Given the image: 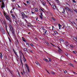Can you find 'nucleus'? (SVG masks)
<instances>
[{
    "label": "nucleus",
    "instance_id": "1",
    "mask_svg": "<svg viewBox=\"0 0 77 77\" xmlns=\"http://www.w3.org/2000/svg\"><path fill=\"white\" fill-rule=\"evenodd\" d=\"M9 27L12 33L14 34V28H13V25H12V24L11 23H10L9 25Z\"/></svg>",
    "mask_w": 77,
    "mask_h": 77
},
{
    "label": "nucleus",
    "instance_id": "2",
    "mask_svg": "<svg viewBox=\"0 0 77 77\" xmlns=\"http://www.w3.org/2000/svg\"><path fill=\"white\" fill-rule=\"evenodd\" d=\"M4 16L5 17L6 19L8 20L9 21L11 22V21H12V20H11V18H10L9 16L7 15L5 13H4Z\"/></svg>",
    "mask_w": 77,
    "mask_h": 77
},
{
    "label": "nucleus",
    "instance_id": "3",
    "mask_svg": "<svg viewBox=\"0 0 77 77\" xmlns=\"http://www.w3.org/2000/svg\"><path fill=\"white\" fill-rule=\"evenodd\" d=\"M0 20L3 24H6V21H5V19L0 17Z\"/></svg>",
    "mask_w": 77,
    "mask_h": 77
},
{
    "label": "nucleus",
    "instance_id": "4",
    "mask_svg": "<svg viewBox=\"0 0 77 77\" xmlns=\"http://www.w3.org/2000/svg\"><path fill=\"white\" fill-rule=\"evenodd\" d=\"M25 66L27 68L28 72H30V70L29 69V66H28V65H27V64H26Z\"/></svg>",
    "mask_w": 77,
    "mask_h": 77
},
{
    "label": "nucleus",
    "instance_id": "5",
    "mask_svg": "<svg viewBox=\"0 0 77 77\" xmlns=\"http://www.w3.org/2000/svg\"><path fill=\"white\" fill-rule=\"evenodd\" d=\"M4 7H5V4L4 3V2H2V6L1 8L3 9V8H4Z\"/></svg>",
    "mask_w": 77,
    "mask_h": 77
},
{
    "label": "nucleus",
    "instance_id": "6",
    "mask_svg": "<svg viewBox=\"0 0 77 77\" xmlns=\"http://www.w3.org/2000/svg\"><path fill=\"white\" fill-rule=\"evenodd\" d=\"M41 3L42 4V5H44V6L45 5V4H46V2H45V1H42L41 2Z\"/></svg>",
    "mask_w": 77,
    "mask_h": 77
},
{
    "label": "nucleus",
    "instance_id": "7",
    "mask_svg": "<svg viewBox=\"0 0 77 77\" xmlns=\"http://www.w3.org/2000/svg\"><path fill=\"white\" fill-rule=\"evenodd\" d=\"M22 56H23V57H24V54H23V53H22V54H20V59H21V58L22 59Z\"/></svg>",
    "mask_w": 77,
    "mask_h": 77
},
{
    "label": "nucleus",
    "instance_id": "8",
    "mask_svg": "<svg viewBox=\"0 0 77 77\" xmlns=\"http://www.w3.org/2000/svg\"><path fill=\"white\" fill-rule=\"evenodd\" d=\"M21 15L23 18H24V16H26V14H24V12H22L21 13Z\"/></svg>",
    "mask_w": 77,
    "mask_h": 77
},
{
    "label": "nucleus",
    "instance_id": "9",
    "mask_svg": "<svg viewBox=\"0 0 77 77\" xmlns=\"http://www.w3.org/2000/svg\"><path fill=\"white\" fill-rule=\"evenodd\" d=\"M58 51L59 53H62V50L60 49V48H59V49L58 50Z\"/></svg>",
    "mask_w": 77,
    "mask_h": 77
},
{
    "label": "nucleus",
    "instance_id": "10",
    "mask_svg": "<svg viewBox=\"0 0 77 77\" xmlns=\"http://www.w3.org/2000/svg\"><path fill=\"white\" fill-rule=\"evenodd\" d=\"M42 29H43V30H44L43 32H44L45 34H46V33H47V30L44 29V27H42Z\"/></svg>",
    "mask_w": 77,
    "mask_h": 77
},
{
    "label": "nucleus",
    "instance_id": "11",
    "mask_svg": "<svg viewBox=\"0 0 77 77\" xmlns=\"http://www.w3.org/2000/svg\"><path fill=\"white\" fill-rule=\"evenodd\" d=\"M52 7L54 9H56V5H53L52 6Z\"/></svg>",
    "mask_w": 77,
    "mask_h": 77
},
{
    "label": "nucleus",
    "instance_id": "12",
    "mask_svg": "<svg viewBox=\"0 0 77 77\" xmlns=\"http://www.w3.org/2000/svg\"><path fill=\"white\" fill-rule=\"evenodd\" d=\"M35 63H36V64H37V65H39V66H41V65H40V64H39V63H38V61L35 62Z\"/></svg>",
    "mask_w": 77,
    "mask_h": 77
},
{
    "label": "nucleus",
    "instance_id": "13",
    "mask_svg": "<svg viewBox=\"0 0 77 77\" xmlns=\"http://www.w3.org/2000/svg\"><path fill=\"white\" fill-rule=\"evenodd\" d=\"M2 33H3V34H5V30L4 29H3L2 30Z\"/></svg>",
    "mask_w": 77,
    "mask_h": 77
},
{
    "label": "nucleus",
    "instance_id": "14",
    "mask_svg": "<svg viewBox=\"0 0 77 77\" xmlns=\"http://www.w3.org/2000/svg\"><path fill=\"white\" fill-rule=\"evenodd\" d=\"M11 15H12L13 19H15V15H14L12 14Z\"/></svg>",
    "mask_w": 77,
    "mask_h": 77
},
{
    "label": "nucleus",
    "instance_id": "15",
    "mask_svg": "<svg viewBox=\"0 0 77 77\" xmlns=\"http://www.w3.org/2000/svg\"><path fill=\"white\" fill-rule=\"evenodd\" d=\"M44 60H45V61H46V62H49V61H48V59H46L45 58H44Z\"/></svg>",
    "mask_w": 77,
    "mask_h": 77
},
{
    "label": "nucleus",
    "instance_id": "16",
    "mask_svg": "<svg viewBox=\"0 0 77 77\" xmlns=\"http://www.w3.org/2000/svg\"><path fill=\"white\" fill-rule=\"evenodd\" d=\"M8 70L9 71H10V72H11V71H10V70H9V68L8 67H7V68L5 69L6 71H8Z\"/></svg>",
    "mask_w": 77,
    "mask_h": 77
},
{
    "label": "nucleus",
    "instance_id": "17",
    "mask_svg": "<svg viewBox=\"0 0 77 77\" xmlns=\"http://www.w3.org/2000/svg\"><path fill=\"white\" fill-rule=\"evenodd\" d=\"M73 39L75 41H76L77 42V37H74Z\"/></svg>",
    "mask_w": 77,
    "mask_h": 77
},
{
    "label": "nucleus",
    "instance_id": "18",
    "mask_svg": "<svg viewBox=\"0 0 77 77\" xmlns=\"http://www.w3.org/2000/svg\"><path fill=\"white\" fill-rule=\"evenodd\" d=\"M23 61L24 62H26V58H25V57H24V56H23Z\"/></svg>",
    "mask_w": 77,
    "mask_h": 77
},
{
    "label": "nucleus",
    "instance_id": "19",
    "mask_svg": "<svg viewBox=\"0 0 77 77\" xmlns=\"http://www.w3.org/2000/svg\"><path fill=\"white\" fill-rule=\"evenodd\" d=\"M65 9H67V10L68 11H70V9H69V8H65Z\"/></svg>",
    "mask_w": 77,
    "mask_h": 77
},
{
    "label": "nucleus",
    "instance_id": "20",
    "mask_svg": "<svg viewBox=\"0 0 77 77\" xmlns=\"http://www.w3.org/2000/svg\"><path fill=\"white\" fill-rule=\"evenodd\" d=\"M35 12H38V8H36L35 9Z\"/></svg>",
    "mask_w": 77,
    "mask_h": 77
},
{
    "label": "nucleus",
    "instance_id": "21",
    "mask_svg": "<svg viewBox=\"0 0 77 77\" xmlns=\"http://www.w3.org/2000/svg\"><path fill=\"white\" fill-rule=\"evenodd\" d=\"M58 26L59 27V29H60V27L61 26V25H60V24H59V23H58Z\"/></svg>",
    "mask_w": 77,
    "mask_h": 77
},
{
    "label": "nucleus",
    "instance_id": "22",
    "mask_svg": "<svg viewBox=\"0 0 77 77\" xmlns=\"http://www.w3.org/2000/svg\"><path fill=\"white\" fill-rule=\"evenodd\" d=\"M69 65H70L71 66H72L73 67H74V66H73V64H72L71 63H69Z\"/></svg>",
    "mask_w": 77,
    "mask_h": 77
},
{
    "label": "nucleus",
    "instance_id": "23",
    "mask_svg": "<svg viewBox=\"0 0 77 77\" xmlns=\"http://www.w3.org/2000/svg\"><path fill=\"white\" fill-rule=\"evenodd\" d=\"M22 39H23V41H24V42H26V40H25V38H24L23 37H22Z\"/></svg>",
    "mask_w": 77,
    "mask_h": 77
},
{
    "label": "nucleus",
    "instance_id": "24",
    "mask_svg": "<svg viewBox=\"0 0 77 77\" xmlns=\"http://www.w3.org/2000/svg\"><path fill=\"white\" fill-rule=\"evenodd\" d=\"M23 50L25 51H27V48H23Z\"/></svg>",
    "mask_w": 77,
    "mask_h": 77
},
{
    "label": "nucleus",
    "instance_id": "25",
    "mask_svg": "<svg viewBox=\"0 0 77 77\" xmlns=\"http://www.w3.org/2000/svg\"><path fill=\"white\" fill-rule=\"evenodd\" d=\"M0 57L1 59H2V57H3V55L2 54H1Z\"/></svg>",
    "mask_w": 77,
    "mask_h": 77
},
{
    "label": "nucleus",
    "instance_id": "26",
    "mask_svg": "<svg viewBox=\"0 0 77 77\" xmlns=\"http://www.w3.org/2000/svg\"><path fill=\"white\" fill-rule=\"evenodd\" d=\"M40 12H41L40 13L41 14V15H40V16H43V15H42V13L41 12V11H40Z\"/></svg>",
    "mask_w": 77,
    "mask_h": 77
},
{
    "label": "nucleus",
    "instance_id": "27",
    "mask_svg": "<svg viewBox=\"0 0 77 77\" xmlns=\"http://www.w3.org/2000/svg\"><path fill=\"white\" fill-rule=\"evenodd\" d=\"M73 52L75 54H76V53H77V51H73Z\"/></svg>",
    "mask_w": 77,
    "mask_h": 77
},
{
    "label": "nucleus",
    "instance_id": "28",
    "mask_svg": "<svg viewBox=\"0 0 77 77\" xmlns=\"http://www.w3.org/2000/svg\"><path fill=\"white\" fill-rule=\"evenodd\" d=\"M40 17L41 20H42V16H40Z\"/></svg>",
    "mask_w": 77,
    "mask_h": 77
},
{
    "label": "nucleus",
    "instance_id": "29",
    "mask_svg": "<svg viewBox=\"0 0 77 77\" xmlns=\"http://www.w3.org/2000/svg\"><path fill=\"white\" fill-rule=\"evenodd\" d=\"M73 24H75H75H76V23H75V22H73Z\"/></svg>",
    "mask_w": 77,
    "mask_h": 77
},
{
    "label": "nucleus",
    "instance_id": "30",
    "mask_svg": "<svg viewBox=\"0 0 77 77\" xmlns=\"http://www.w3.org/2000/svg\"><path fill=\"white\" fill-rule=\"evenodd\" d=\"M49 60L50 62H51V59L50 58H49Z\"/></svg>",
    "mask_w": 77,
    "mask_h": 77
},
{
    "label": "nucleus",
    "instance_id": "31",
    "mask_svg": "<svg viewBox=\"0 0 77 77\" xmlns=\"http://www.w3.org/2000/svg\"><path fill=\"white\" fill-rule=\"evenodd\" d=\"M63 11L64 12H62V13H63H63H64V12H65V9H64V8H63Z\"/></svg>",
    "mask_w": 77,
    "mask_h": 77
},
{
    "label": "nucleus",
    "instance_id": "32",
    "mask_svg": "<svg viewBox=\"0 0 77 77\" xmlns=\"http://www.w3.org/2000/svg\"><path fill=\"white\" fill-rule=\"evenodd\" d=\"M26 3L27 4H29V3H30V2L29 1L26 2Z\"/></svg>",
    "mask_w": 77,
    "mask_h": 77
},
{
    "label": "nucleus",
    "instance_id": "33",
    "mask_svg": "<svg viewBox=\"0 0 77 77\" xmlns=\"http://www.w3.org/2000/svg\"><path fill=\"white\" fill-rule=\"evenodd\" d=\"M51 74H55L54 72H51Z\"/></svg>",
    "mask_w": 77,
    "mask_h": 77
},
{
    "label": "nucleus",
    "instance_id": "34",
    "mask_svg": "<svg viewBox=\"0 0 77 77\" xmlns=\"http://www.w3.org/2000/svg\"><path fill=\"white\" fill-rule=\"evenodd\" d=\"M52 20H54V21L55 20V19H54V17H52Z\"/></svg>",
    "mask_w": 77,
    "mask_h": 77
},
{
    "label": "nucleus",
    "instance_id": "35",
    "mask_svg": "<svg viewBox=\"0 0 77 77\" xmlns=\"http://www.w3.org/2000/svg\"><path fill=\"white\" fill-rule=\"evenodd\" d=\"M8 39H9V41L10 42H11V39H10V38H9V37H8Z\"/></svg>",
    "mask_w": 77,
    "mask_h": 77
},
{
    "label": "nucleus",
    "instance_id": "36",
    "mask_svg": "<svg viewBox=\"0 0 77 77\" xmlns=\"http://www.w3.org/2000/svg\"><path fill=\"white\" fill-rule=\"evenodd\" d=\"M74 11H75V12L76 13H77V10L75 9L74 10Z\"/></svg>",
    "mask_w": 77,
    "mask_h": 77
},
{
    "label": "nucleus",
    "instance_id": "37",
    "mask_svg": "<svg viewBox=\"0 0 77 77\" xmlns=\"http://www.w3.org/2000/svg\"><path fill=\"white\" fill-rule=\"evenodd\" d=\"M65 54L66 56H68V54L67 53H66Z\"/></svg>",
    "mask_w": 77,
    "mask_h": 77
},
{
    "label": "nucleus",
    "instance_id": "38",
    "mask_svg": "<svg viewBox=\"0 0 77 77\" xmlns=\"http://www.w3.org/2000/svg\"><path fill=\"white\" fill-rule=\"evenodd\" d=\"M56 1L58 2V3H59V0H56Z\"/></svg>",
    "mask_w": 77,
    "mask_h": 77
},
{
    "label": "nucleus",
    "instance_id": "39",
    "mask_svg": "<svg viewBox=\"0 0 77 77\" xmlns=\"http://www.w3.org/2000/svg\"><path fill=\"white\" fill-rule=\"evenodd\" d=\"M46 71H47V72H48V74H50V73L49 72H48V71H47V69H46Z\"/></svg>",
    "mask_w": 77,
    "mask_h": 77
},
{
    "label": "nucleus",
    "instance_id": "40",
    "mask_svg": "<svg viewBox=\"0 0 77 77\" xmlns=\"http://www.w3.org/2000/svg\"><path fill=\"white\" fill-rule=\"evenodd\" d=\"M63 57L61 56V59H63Z\"/></svg>",
    "mask_w": 77,
    "mask_h": 77
},
{
    "label": "nucleus",
    "instance_id": "41",
    "mask_svg": "<svg viewBox=\"0 0 77 77\" xmlns=\"http://www.w3.org/2000/svg\"><path fill=\"white\" fill-rule=\"evenodd\" d=\"M46 43L48 45H49V43H48V42H46Z\"/></svg>",
    "mask_w": 77,
    "mask_h": 77
},
{
    "label": "nucleus",
    "instance_id": "42",
    "mask_svg": "<svg viewBox=\"0 0 77 77\" xmlns=\"http://www.w3.org/2000/svg\"><path fill=\"white\" fill-rule=\"evenodd\" d=\"M73 2H74V3H75L76 2L75 0H73Z\"/></svg>",
    "mask_w": 77,
    "mask_h": 77
},
{
    "label": "nucleus",
    "instance_id": "43",
    "mask_svg": "<svg viewBox=\"0 0 77 77\" xmlns=\"http://www.w3.org/2000/svg\"><path fill=\"white\" fill-rule=\"evenodd\" d=\"M24 17H26V18H28L27 16H26V15H25V16H24Z\"/></svg>",
    "mask_w": 77,
    "mask_h": 77
},
{
    "label": "nucleus",
    "instance_id": "44",
    "mask_svg": "<svg viewBox=\"0 0 77 77\" xmlns=\"http://www.w3.org/2000/svg\"><path fill=\"white\" fill-rule=\"evenodd\" d=\"M70 12H72V10L71 9H70V11H69Z\"/></svg>",
    "mask_w": 77,
    "mask_h": 77
},
{
    "label": "nucleus",
    "instance_id": "45",
    "mask_svg": "<svg viewBox=\"0 0 77 77\" xmlns=\"http://www.w3.org/2000/svg\"><path fill=\"white\" fill-rule=\"evenodd\" d=\"M64 73H66V72H67V71L66 70L64 71Z\"/></svg>",
    "mask_w": 77,
    "mask_h": 77
},
{
    "label": "nucleus",
    "instance_id": "46",
    "mask_svg": "<svg viewBox=\"0 0 77 77\" xmlns=\"http://www.w3.org/2000/svg\"><path fill=\"white\" fill-rule=\"evenodd\" d=\"M54 32H55V34H57V32L56 31H54Z\"/></svg>",
    "mask_w": 77,
    "mask_h": 77
},
{
    "label": "nucleus",
    "instance_id": "47",
    "mask_svg": "<svg viewBox=\"0 0 77 77\" xmlns=\"http://www.w3.org/2000/svg\"><path fill=\"white\" fill-rule=\"evenodd\" d=\"M21 74L22 75H24V74H23V72H21Z\"/></svg>",
    "mask_w": 77,
    "mask_h": 77
},
{
    "label": "nucleus",
    "instance_id": "48",
    "mask_svg": "<svg viewBox=\"0 0 77 77\" xmlns=\"http://www.w3.org/2000/svg\"><path fill=\"white\" fill-rule=\"evenodd\" d=\"M71 47L72 48L73 47V46L72 45H70Z\"/></svg>",
    "mask_w": 77,
    "mask_h": 77
},
{
    "label": "nucleus",
    "instance_id": "49",
    "mask_svg": "<svg viewBox=\"0 0 77 77\" xmlns=\"http://www.w3.org/2000/svg\"><path fill=\"white\" fill-rule=\"evenodd\" d=\"M31 46H32V47H33V44H31Z\"/></svg>",
    "mask_w": 77,
    "mask_h": 77
},
{
    "label": "nucleus",
    "instance_id": "50",
    "mask_svg": "<svg viewBox=\"0 0 77 77\" xmlns=\"http://www.w3.org/2000/svg\"><path fill=\"white\" fill-rule=\"evenodd\" d=\"M52 30H53V29L54 28V26H52Z\"/></svg>",
    "mask_w": 77,
    "mask_h": 77
},
{
    "label": "nucleus",
    "instance_id": "51",
    "mask_svg": "<svg viewBox=\"0 0 77 77\" xmlns=\"http://www.w3.org/2000/svg\"><path fill=\"white\" fill-rule=\"evenodd\" d=\"M12 11L11 10V11H10V13H11V14H12Z\"/></svg>",
    "mask_w": 77,
    "mask_h": 77
},
{
    "label": "nucleus",
    "instance_id": "52",
    "mask_svg": "<svg viewBox=\"0 0 77 77\" xmlns=\"http://www.w3.org/2000/svg\"><path fill=\"white\" fill-rule=\"evenodd\" d=\"M17 6H18V8H20V6H19V5L17 4Z\"/></svg>",
    "mask_w": 77,
    "mask_h": 77
},
{
    "label": "nucleus",
    "instance_id": "53",
    "mask_svg": "<svg viewBox=\"0 0 77 77\" xmlns=\"http://www.w3.org/2000/svg\"><path fill=\"white\" fill-rule=\"evenodd\" d=\"M20 60L22 64H23V62H22V61L21 60V59H20Z\"/></svg>",
    "mask_w": 77,
    "mask_h": 77
},
{
    "label": "nucleus",
    "instance_id": "54",
    "mask_svg": "<svg viewBox=\"0 0 77 77\" xmlns=\"http://www.w3.org/2000/svg\"><path fill=\"white\" fill-rule=\"evenodd\" d=\"M7 27H8L7 26H5V28L6 30H7Z\"/></svg>",
    "mask_w": 77,
    "mask_h": 77
},
{
    "label": "nucleus",
    "instance_id": "55",
    "mask_svg": "<svg viewBox=\"0 0 77 77\" xmlns=\"http://www.w3.org/2000/svg\"><path fill=\"white\" fill-rule=\"evenodd\" d=\"M31 12V13H32V14H34V12H33V11H32Z\"/></svg>",
    "mask_w": 77,
    "mask_h": 77
},
{
    "label": "nucleus",
    "instance_id": "56",
    "mask_svg": "<svg viewBox=\"0 0 77 77\" xmlns=\"http://www.w3.org/2000/svg\"><path fill=\"white\" fill-rule=\"evenodd\" d=\"M50 44L51 45H53V46H54V45L53 44L51 43H50Z\"/></svg>",
    "mask_w": 77,
    "mask_h": 77
},
{
    "label": "nucleus",
    "instance_id": "57",
    "mask_svg": "<svg viewBox=\"0 0 77 77\" xmlns=\"http://www.w3.org/2000/svg\"><path fill=\"white\" fill-rule=\"evenodd\" d=\"M16 56H17V57H18V55H17V54H16Z\"/></svg>",
    "mask_w": 77,
    "mask_h": 77
},
{
    "label": "nucleus",
    "instance_id": "58",
    "mask_svg": "<svg viewBox=\"0 0 77 77\" xmlns=\"http://www.w3.org/2000/svg\"><path fill=\"white\" fill-rule=\"evenodd\" d=\"M16 56H17V57H18V55H17V54H16Z\"/></svg>",
    "mask_w": 77,
    "mask_h": 77
},
{
    "label": "nucleus",
    "instance_id": "59",
    "mask_svg": "<svg viewBox=\"0 0 77 77\" xmlns=\"http://www.w3.org/2000/svg\"><path fill=\"white\" fill-rule=\"evenodd\" d=\"M30 52H31V53H33V51H30Z\"/></svg>",
    "mask_w": 77,
    "mask_h": 77
},
{
    "label": "nucleus",
    "instance_id": "60",
    "mask_svg": "<svg viewBox=\"0 0 77 77\" xmlns=\"http://www.w3.org/2000/svg\"><path fill=\"white\" fill-rule=\"evenodd\" d=\"M20 53H21V54H22V52L21 51H20Z\"/></svg>",
    "mask_w": 77,
    "mask_h": 77
},
{
    "label": "nucleus",
    "instance_id": "61",
    "mask_svg": "<svg viewBox=\"0 0 77 77\" xmlns=\"http://www.w3.org/2000/svg\"><path fill=\"white\" fill-rule=\"evenodd\" d=\"M14 52L15 54H17V53H16V52H15V51Z\"/></svg>",
    "mask_w": 77,
    "mask_h": 77
},
{
    "label": "nucleus",
    "instance_id": "62",
    "mask_svg": "<svg viewBox=\"0 0 77 77\" xmlns=\"http://www.w3.org/2000/svg\"><path fill=\"white\" fill-rule=\"evenodd\" d=\"M70 23H71V24H73V23L72 22L70 21Z\"/></svg>",
    "mask_w": 77,
    "mask_h": 77
},
{
    "label": "nucleus",
    "instance_id": "63",
    "mask_svg": "<svg viewBox=\"0 0 77 77\" xmlns=\"http://www.w3.org/2000/svg\"><path fill=\"white\" fill-rule=\"evenodd\" d=\"M26 45H29V43H26Z\"/></svg>",
    "mask_w": 77,
    "mask_h": 77
},
{
    "label": "nucleus",
    "instance_id": "64",
    "mask_svg": "<svg viewBox=\"0 0 77 77\" xmlns=\"http://www.w3.org/2000/svg\"><path fill=\"white\" fill-rule=\"evenodd\" d=\"M12 2H14L15 1V0H12Z\"/></svg>",
    "mask_w": 77,
    "mask_h": 77
}]
</instances>
